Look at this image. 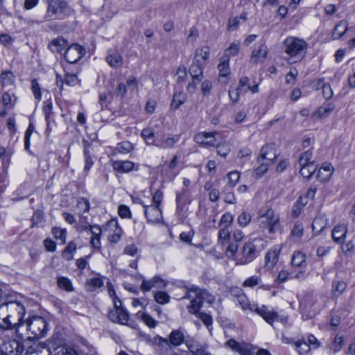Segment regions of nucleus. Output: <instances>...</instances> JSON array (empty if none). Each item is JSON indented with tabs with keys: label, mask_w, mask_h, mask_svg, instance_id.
Wrapping results in <instances>:
<instances>
[{
	"label": "nucleus",
	"mask_w": 355,
	"mask_h": 355,
	"mask_svg": "<svg viewBox=\"0 0 355 355\" xmlns=\"http://www.w3.org/2000/svg\"><path fill=\"white\" fill-rule=\"evenodd\" d=\"M106 61L113 68L120 67L123 64V58L117 52L109 53L106 57Z\"/></svg>",
	"instance_id": "nucleus-28"
},
{
	"label": "nucleus",
	"mask_w": 355,
	"mask_h": 355,
	"mask_svg": "<svg viewBox=\"0 0 355 355\" xmlns=\"http://www.w3.org/2000/svg\"><path fill=\"white\" fill-rule=\"evenodd\" d=\"M196 315L207 326V327L209 329V331H210L211 329H209V327L211 326L213 322L211 316L204 312H198Z\"/></svg>",
	"instance_id": "nucleus-55"
},
{
	"label": "nucleus",
	"mask_w": 355,
	"mask_h": 355,
	"mask_svg": "<svg viewBox=\"0 0 355 355\" xmlns=\"http://www.w3.org/2000/svg\"><path fill=\"white\" fill-rule=\"evenodd\" d=\"M347 22L345 20L340 21L334 27L332 37L334 40L340 38L347 31Z\"/></svg>",
	"instance_id": "nucleus-29"
},
{
	"label": "nucleus",
	"mask_w": 355,
	"mask_h": 355,
	"mask_svg": "<svg viewBox=\"0 0 355 355\" xmlns=\"http://www.w3.org/2000/svg\"><path fill=\"white\" fill-rule=\"evenodd\" d=\"M268 54V48L265 44H261L258 49L252 51L250 56V62L252 64H258L263 62L266 58Z\"/></svg>",
	"instance_id": "nucleus-19"
},
{
	"label": "nucleus",
	"mask_w": 355,
	"mask_h": 355,
	"mask_svg": "<svg viewBox=\"0 0 355 355\" xmlns=\"http://www.w3.org/2000/svg\"><path fill=\"white\" fill-rule=\"evenodd\" d=\"M1 350L4 355H21L24 352V345L21 341L12 339L4 342Z\"/></svg>",
	"instance_id": "nucleus-12"
},
{
	"label": "nucleus",
	"mask_w": 355,
	"mask_h": 355,
	"mask_svg": "<svg viewBox=\"0 0 355 355\" xmlns=\"http://www.w3.org/2000/svg\"><path fill=\"white\" fill-rule=\"evenodd\" d=\"M251 220V215L246 211H243L238 216V223L241 226L245 227Z\"/></svg>",
	"instance_id": "nucleus-57"
},
{
	"label": "nucleus",
	"mask_w": 355,
	"mask_h": 355,
	"mask_svg": "<svg viewBox=\"0 0 355 355\" xmlns=\"http://www.w3.org/2000/svg\"><path fill=\"white\" fill-rule=\"evenodd\" d=\"M216 150L220 156L225 158L230 152V146L227 143H222L216 146Z\"/></svg>",
	"instance_id": "nucleus-49"
},
{
	"label": "nucleus",
	"mask_w": 355,
	"mask_h": 355,
	"mask_svg": "<svg viewBox=\"0 0 355 355\" xmlns=\"http://www.w3.org/2000/svg\"><path fill=\"white\" fill-rule=\"evenodd\" d=\"M31 89L35 96V98L37 100L41 99L40 86L36 79H33L31 81Z\"/></svg>",
	"instance_id": "nucleus-61"
},
{
	"label": "nucleus",
	"mask_w": 355,
	"mask_h": 355,
	"mask_svg": "<svg viewBox=\"0 0 355 355\" xmlns=\"http://www.w3.org/2000/svg\"><path fill=\"white\" fill-rule=\"evenodd\" d=\"M230 238V232L228 230V227H224L221 228L218 232V241L224 243L225 241H228Z\"/></svg>",
	"instance_id": "nucleus-58"
},
{
	"label": "nucleus",
	"mask_w": 355,
	"mask_h": 355,
	"mask_svg": "<svg viewBox=\"0 0 355 355\" xmlns=\"http://www.w3.org/2000/svg\"><path fill=\"white\" fill-rule=\"evenodd\" d=\"M347 230V225L338 224L336 225L331 232V236L334 241L339 244L343 243L346 239Z\"/></svg>",
	"instance_id": "nucleus-18"
},
{
	"label": "nucleus",
	"mask_w": 355,
	"mask_h": 355,
	"mask_svg": "<svg viewBox=\"0 0 355 355\" xmlns=\"http://www.w3.org/2000/svg\"><path fill=\"white\" fill-rule=\"evenodd\" d=\"M267 242L261 238H254L245 242L241 250V257L236 259V265H245L254 261L266 247Z\"/></svg>",
	"instance_id": "nucleus-3"
},
{
	"label": "nucleus",
	"mask_w": 355,
	"mask_h": 355,
	"mask_svg": "<svg viewBox=\"0 0 355 355\" xmlns=\"http://www.w3.org/2000/svg\"><path fill=\"white\" fill-rule=\"evenodd\" d=\"M209 56V48L208 46H203L196 49L193 59H199L200 60L201 59L206 61L208 60Z\"/></svg>",
	"instance_id": "nucleus-45"
},
{
	"label": "nucleus",
	"mask_w": 355,
	"mask_h": 355,
	"mask_svg": "<svg viewBox=\"0 0 355 355\" xmlns=\"http://www.w3.org/2000/svg\"><path fill=\"white\" fill-rule=\"evenodd\" d=\"M308 44L302 39L289 36L283 42L284 53L288 55L289 63H295L302 60L306 53Z\"/></svg>",
	"instance_id": "nucleus-1"
},
{
	"label": "nucleus",
	"mask_w": 355,
	"mask_h": 355,
	"mask_svg": "<svg viewBox=\"0 0 355 355\" xmlns=\"http://www.w3.org/2000/svg\"><path fill=\"white\" fill-rule=\"evenodd\" d=\"M177 82L182 83L184 82L187 78V69L184 65H180L176 71Z\"/></svg>",
	"instance_id": "nucleus-50"
},
{
	"label": "nucleus",
	"mask_w": 355,
	"mask_h": 355,
	"mask_svg": "<svg viewBox=\"0 0 355 355\" xmlns=\"http://www.w3.org/2000/svg\"><path fill=\"white\" fill-rule=\"evenodd\" d=\"M238 353L241 355H252L253 352L250 345L245 343H241V346L238 350Z\"/></svg>",
	"instance_id": "nucleus-63"
},
{
	"label": "nucleus",
	"mask_w": 355,
	"mask_h": 355,
	"mask_svg": "<svg viewBox=\"0 0 355 355\" xmlns=\"http://www.w3.org/2000/svg\"><path fill=\"white\" fill-rule=\"evenodd\" d=\"M178 141V137H168L166 139H157L156 146L162 148H171Z\"/></svg>",
	"instance_id": "nucleus-35"
},
{
	"label": "nucleus",
	"mask_w": 355,
	"mask_h": 355,
	"mask_svg": "<svg viewBox=\"0 0 355 355\" xmlns=\"http://www.w3.org/2000/svg\"><path fill=\"white\" fill-rule=\"evenodd\" d=\"M259 166L255 169L254 173L257 176H262L268 170V166L271 164L270 162L266 161H261L259 162Z\"/></svg>",
	"instance_id": "nucleus-52"
},
{
	"label": "nucleus",
	"mask_w": 355,
	"mask_h": 355,
	"mask_svg": "<svg viewBox=\"0 0 355 355\" xmlns=\"http://www.w3.org/2000/svg\"><path fill=\"white\" fill-rule=\"evenodd\" d=\"M155 300L161 304H167L169 302V295L164 291H157L154 295Z\"/></svg>",
	"instance_id": "nucleus-48"
},
{
	"label": "nucleus",
	"mask_w": 355,
	"mask_h": 355,
	"mask_svg": "<svg viewBox=\"0 0 355 355\" xmlns=\"http://www.w3.org/2000/svg\"><path fill=\"white\" fill-rule=\"evenodd\" d=\"M85 230H89L92 234L91 239V245L93 248L96 249L101 248V228L97 225H88L84 227Z\"/></svg>",
	"instance_id": "nucleus-21"
},
{
	"label": "nucleus",
	"mask_w": 355,
	"mask_h": 355,
	"mask_svg": "<svg viewBox=\"0 0 355 355\" xmlns=\"http://www.w3.org/2000/svg\"><path fill=\"white\" fill-rule=\"evenodd\" d=\"M240 178V174L237 171H232L228 173L229 187L232 188L238 182Z\"/></svg>",
	"instance_id": "nucleus-60"
},
{
	"label": "nucleus",
	"mask_w": 355,
	"mask_h": 355,
	"mask_svg": "<svg viewBox=\"0 0 355 355\" xmlns=\"http://www.w3.org/2000/svg\"><path fill=\"white\" fill-rule=\"evenodd\" d=\"M243 92H241L240 89H238V87H230L228 91V95L233 103H236L239 100V95Z\"/></svg>",
	"instance_id": "nucleus-54"
},
{
	"label": "nucleus",
	"mask_w": 355,
	"mask_h": 355,
	"mask_svg": "<svg viewBox=\"0 0 355 355\" xmlns=\"http://www.w3.org/2000/svg\"><path fill=\"white\" fill-rule=\"evenodd\" d=\"M238 89H240L243 93H246L250 91L252 94L259 92V85L254 83L251 85L250 83V79L247 76H243L240 78L238 84Z\"/></svg>",
	"instance_id": "nucleus-22"
},
{
	"label": "nucleus",
	"mask_w": 355,
	"mask_h": 355,
	"mask_svg": "<svg viewBox=\"0 0 355 355\" xmlns=\"http://www.w3.org/2000/svg\"><path fill=\"white\" fill-rule=\"evenodd\" d=\"M190 202L189 190L187 188H183L180 191L176 193L177 211L181 212L184 207Z\"/></svg>",
	"instance_id": "nucleus-20"
},
{
	"label": "nucleus",
	"mask_w": 355,
	"mask_h": 355,
	"mask_svg": "<svg viewBox=\"0 0 355 355\" xmlns=\"http://www.w3.org/2000/svg\"><path fill=\"white\" fill-rule=\"evenodd\" d=\"M306 255L302 252L295 251L292 257L291 265L293 267L299 268L300 270L291 277L300 279L304 277L305 270L303 269V264L305 263Z\"/></svg>",
	"instance_id": "nucleus-15"
},
{
	"label": "nucleus",
	"mask_w": 355,
	"mask_h": 355,
	"mask_svg": "<svg viewBox=\"0 0 355 355\" xmlns=\"http://www.w3.org/2000/svg\"><path fill=\"white\" fill-rule=\"evenodd\" d=\"M77 207L83 213L88 212L89 210V202L87 199L82 198L78 200Z\"/></svg>",
	"instance_id": "nucleus-62"
},
{
	"label": "nucleus",
	"mask_w": 355,
	"mask_h": 355,
	"mask_svg": "<svg viewBox=\"0 0 355 355\" xmlns=\"http://www.w3.org/2000/svg\"><path fill=\"white\" fill-rule=\"evenodd\" d=\"M278 155L274 144H266L261 148L257 162L266 161L272 164Z\"/></svg>",
	"instance_id": "nucleus-14"
},
{
	"label": "nucleus",
	"mask_w": 355,
	"mask_h": 355,
	"mask_svg": "<svg viewBox=\"0 0 355 355\" xmlns=\"http://www.w3.org/2000/svg\"><path fill=\"white\" fill-rule=\"evenodd\" d=\"M237 301L243 310L245 311L248 309L257 313L270 324H272L274 322V320L278 318L277 312L269 311L266 306L262 305L261 307H259L257 304H250L245 295H239Z\"/></svg>",
	"instance_id": "nucleus-5"
},
{
	"label": "nucleus",
	"mask_w": 355,
	"mask_h": 355,
	"mask_svg": "<svg viewBox=\"0 0 355 355\" xmlns=\"http://www.w3.org/2000/svg\"><path fill=\"white\" fill-rule=\"evenodd\" d=\"M152 343L153 345L159 347H167L171 348V345L175 347L179 346L182 343H185V340L183 333L176 329L171 332L168 340L159 336H156L153 338Z\"/></svg>",
	"instance_id": "nucleus-9"
},
{
	"label": "nucleus",
	"mask_w": 355,
	"mask_h": 355,
	"mask_svg": "<svg viewBox=\"0 0 355 355\" xmlns=\"http://www.w3.org/2000/svg\"><path fill=\"white\" fill-rule=\"evenodd\" d=\"M216 132H200L194 135L193 140L198 145L203 147L214 146L215 145Z\"/></svg>",
	"instance_id": "nucleus-13"
},
{
	"label": "nucleus",
	"mask_w": 355,
	"mask_h": 355,
	"mask_svg": "<svg viewBox=\"0 0 355 355\" xmlns=\"http://www.w3.org/2000/svg\"><path fill=\"white\" fill-rule=\"evenodd\" d=\"M182 298L191 299V304L188 306V310L189 313L193 314H197L199 312L198 311L205 300H207L209 302H211L214 300V297L207 291L195 286L191 287L190 289H187L185 295Z\"/></svg>",
	"instance_id": "nucleus-4"
},
{
	"label": "nucleus",
	"mask_w": 355,
	"mask_h": 355,
	"mask_svg": "<svg viewBox=\"0 0 355 355\" xmlns=\"http://www.w3.org/2000/svg\"><path fill=\"white\" fill-rule=\"evenodd\" d=\"M46 11L44 16V21L63 20L73 12L67 0H46Z\"/></svg>",
	"instance_id": "nucleus-2"
},
{
	"label": "nucleus",
	"mask_w": 355,
	"mask_h": 355,
	"mask_svg": "<svg viewBox=\"0 0 355 355\" xmlns=\"http://www.w3.org/2000/svg\"><path fill=\"white\" fill-rule=\"evenodd\" d=\"M294 344L299 355L306 354L311 349L309 344L307 343L304 338L294 342Z\"/></svg>",
	"instance_id": "nucleus-40"
},
{
	"label": "nucleus",
	"mask_w": 355,
	"mask_h": 355,
	"mask_svg": "<svg viewBox=\"0 0 355 355\" xmlns=\"http://www.w3.org/2000/svg\"><path fill=\"white\" fill-rule=\"evenodd\" d=\"M85 53V49L78 44L69 46L64 52L65 60L71 64L77 62Z\"/></svg>",
	"instance_id": "nucleus-11"
},
{
	"label": "nucleus",
	"mask_w": 355,
	"mask_h": 355,
	"mask_svg": "<svg viewBox=\"0 0 355 355\" xmlns=\"http://www.w3.org/2000/svg\"><path fill=\"white\" fill-rule=\"evenodd\" d=\"M15 80V76L10 71L2 72L0 75V82L3 87L12 85Z\"/></svg>",
	"instance_id": "nucleus-43"
},
{
	"label": "nucleus",
	"mask_w": 355,
	"mask_h": 355,
	"mask_svg": "<svg viewBox=\"0 0 355 355\" xmlns=\"http://www.w3.org/2000/svg\"><path fill=\"white\" fill-rule=\"evenodd\" d=\"M239 51V43L232 42L230 46L224 51L223 58H227L230 59L231 56H235Z\"/></svg>",
	"instance_id": "nucleus-44"
},
{
	"label": "nucleus",
	"mask_w": 355,
	"mask_h": 355,
	"mask_svg": "<svg viewBox=\"0 0 355 355\" xmlns=\"http://www.w3.org/2000/svg\"><path fill=\"white\" fill-rule=\"evenodd\" d=\"M300 174L305 178L309 179L316 170V165L314 161L304 165H300Z\"/></svg>",
	"instance_id": "nucleus-32"
},
{
	"label": "nucleus",
	"mask_w": 355,
	"mask_h": 355,
	"mask_svg": "<svg viewBox=\"0 0 355 355\" xmlns=\"http://www.w3.org/2000/svg\"><path fill=\"white\" fill-rule=\"evenodd\" d=\"M333 110L334 106H332L331 104H329L326 106L319 107L316 114L318 115L319 117L324 118L328 116Z\"/></svg>",
	"instance_id": "nucleus-51"
},
{
	"label": "nucleus",
	"mask_w": 355,
	"mask_h": 355,
	"mask_svg": "<svg viewBox=\"0 0 355 355\" xmlns=\"http://www.w3.org/2000/svg\"><path fill=\"white\" fill-rule=\"evenodd\" d=\"M189 73L192 78L203 79V66L200 63L199 59H193L189 68Z\"/></svg>",
	"instance_id": "nucleus-23"
},
{
	"label": "nucleus",
	"mask_w": 355,
	"mask_h": 355,
	"mask_svg": "<svg viewBox=\"0 0 355 355\" xmlns=\"http://www.w3.org/2000/svg\"><path fill=\"white\" fill-rule=\"evenodd\" d=\"M334 168L330 164H325L321 166L318 172L317 178L321 182H327L329 180L332 173Z\"/></svg>",
	"instance_id": "nucleus-24"
},
{
	"label": "nucleus",
	"mask_w": 355,
	"mask_h": 355,
	"mask_svg": "<svg viewBox=\"0 0 355 355\" xmlns=\"http://www.w3.org/2000/svg\"><path fill=\"white\" fill-rule=\"evenodd\" d=\"M278 218L277 216H275L272 209H268L263 215L259 217V222L262 227H264L265 225H268L272 220Z\"/></svg>",
	"instance_id": "nucleus-42"
},
{
	"label": "nucleus",
	"mask_w": 355,
	"mask_h": 355,
	"mask_svg": "<svg viewBox=\"0 0 355 355\" xmlns=\"http://www.w3.org/2000/svg\"><path fill=\"white\" fill-rule=\"evenodd\" d=\"M304 232V227L302 223H296L291 232V238L294 242H298Z\"/></svg>",
	"instance_id": "nucleus-38"
},
{
	"label": "nucleus",
	"mask_w": 355,
	"mask_h": 355,
	"mask_svg": "<svg viewBox=\"0 0 355 355\" xmlns=\"http://www.w3.org/2000/svg\"><path fill=\"white\" fill-rule=\"evenodd\" d=\"M312 158V152L309 150L301 154L300 157L298 159L299 165H304L306 164H309L313 161H311Z\"/></svg>",
	"instance_id": "nucleus-53"
},
{
	"label": "nucleus",
	"mask_w": 355,
	"mask_h": 355,
	"mask_svg": "<svg viewBox=\"0 0 355 355\" xmlns=\"http://www.w3.org/2000/svg\"><path fill=\"white\" fill-rule=\"evenodd\" d=\"M76 250V244L73 241H70L62 252V256L67 261H70L73 259V254Z\"/></svg>",
	"instance_id": "nucleus-41"
},
{
	"label": "nucleus",
	"mask_w": 355,
	"mask_h": 355,
	"mask_svg": "<svg viewBox=\"0 0 355 355\" xmlns=\"http://www.w3.org/2000/svg\"><path fill=\"white\" fill-rule=\"evenodd\" d=\"M145 207V216L149 223H157L162 217V210L157 205H144Z\"/></svg>",
	"instance_id": "nucleus-17"
},
{
	"label": "nucleus",
	"mask_w": 355,
	"mask_h": 355,
	"mask_svg": "<svg viewBox=\"0 0 355 355\" xmlns=\"http://www.w3.org/2000/svg\"><path fill=\"white\" fill-rule=\"evenodd\" d=\"M347 283L343 280L334 279L331 284V291L336 297L341 295L347 288Z\"/></svg>",
	"instance_id": "nucleus-31"
},
{
	"label": "nucleus",
	"mask_w": 355,
	"mask_h": 355,
	"mask_svg": "<svg viewBox=\"0 0 355 355\" xmlns=\"http://www.w3.org/2000/svg\"><path fill=\"white\" fill-rule=\"evenodd\" d=\"M281 248L275 246L268 251L264 257V268L272 270L278 262Z\"/></svg>",
	"instance_id": "nucleus-16"
},
{
	"label": "nucleus",
	"mask_w": 355,
	"mask_h": 355,
	"mask_svg": "<svg viewBox=\"0 0 355 355\" xmlns=\"http://www.w3.org/2000/svg\"><path fill=\"white\" fill-rule=\"evenodd\" d=\"M40 345L42 348H46L49 354L53 351L56 352L62 347H67L64 339L58 334H53L46 342L40 343Z\"/></svg>",
	"instance_id": "nucleus-10"
},
{
	"label": "nucleus",
	"mask_w": 355,
	"mask_h": 355,
	"mask_svg": "<svg viewBox=\"0 0 355 355\" xmlns=\"http://www.w3.org/2000/svg\"><path fill=\"white\" fill-rule=\"evenodd\" d=\"M113 302L114 309L110 311L108 313L110 320L113 322L130 326V324H128L129 313L128 311L122 306L121 300L117 296H115Z\"/></svg>",
	"instance_id": "nucleus-8"
},
{
	"label": "nucleus",
	"mask_w": 355,
	"mask_h": 355,
	"mask_svg": "<svg viewBox=\"0 0 355 355\" xmlns=\"http://www.w3.org/2000/svg\"><path fill=\"white\" fill-rule=\"evenodd\" d=\"M178 157L177 155L173 156L171 162L168 165V168L169 171L168 172L167 178L168 180L172 181L175 179L176 175L178 174L179 171H175V167L178 164Z\"/></svg>",
	"instance_id": "nucleus-36"
},
{
	"label": "nucleus",
	"mask_w": 355,
	"mask_h": 355,
	"mask_svg": "<svg viewBox=\"0 0 355 355\" xmlns=\"http://www.w3.org/2000/svg\"><path fill=\"white\" fill-rule=\"evenodd\" d=\"M229 58L221 57L220 63L218 65L220 77H227L230 73Z\"/></svg>",
	"instance_id": "nucleus-37"
},
{
	"label": "nucleus",
	"mask_w": 355,
	"mask_h": 355,
	"mask_svg": "<svg viewBox=\"0 0 355 355\" xmlns=\"http://www.w3.org/2000/svg\"><path fill=\"white\" fill-rule=\"evenodd\" d=\"M52 234L55 239H60L63 244L65 243L67 236V230L65 229L54 227L52 228Z\"/></svg>",
	"instance_id": "nucleus-47"
},
{
	"label": "nucleus",
	"mask_w": 355,
	"mask_h": 355,
	"mask_svg": "<svg viewBox=\"0 0 355 355\" xmlns=\"http://www.w3.org/2000/svg\"><path fill=\"white\" fill-rule=\"evenodd\" d=\"M103 286V280L101 277H96L87 279L85 283V288L88 292H94Z\"/></svg>",
	"instance_id": "nucleus-27"
},
{
	"label": "nucleus",
	"mask_w": 355,
	"mask_h": 355,
	"mask_svg": "<svg viewBox=\"0 0 355 355\" xmlns=\"http://www.w3.org/2000/svg\"><path fill=\"white\" fill-rule=\"evenodd\" d=\"M57 284L60 288L63 289L67 292H71L74 290L71 281L67 277H58L57 279Z\"/></svg>",
	"instance_id": "nucleus-39"
},
{
	"label": "nucleus",
	"mask_w": 355,
	"mask_h": 355,
	"mask_svg": "<svg viewBox=\"0 0 355 355\" xmlns=\"http://www.w3.org/2000/svg\"><path fill=\"white\" fill-rule=\"evenodd\" d=\"M113 168L121 173H128L134 168L135 163L130 161H114L112 164Z\"/></svg>",
	"instance_id": "nucleus-25"
},
{
	"label": "nucleus",
	"mask_w": 355,
	"mask_h": 355,
	"mask_svg": "<svg viewBox=\"0 0 355 355\" xmlns=\"http://www.w3.org/2000/svg\"><path fill=\"white\" fill-rule=\"evenodd\" d=\"M67 46V41L62 37L53 40L49 44V48L53 53H61Z\"/></svg>",
	"instance_id": "nucleus-26"
},
{
	"label": "nucleus",
	"mask_w": 355,
	"mask_h": 355,
	"mask_svg": "<svg viewBox=\"0 0 355 355\" xmlns=\"http://www.w3.org/2000/svg\"><path fill=\"white\" fill-rule=\"evenodd\" d=\"M119 215L123 218H131V212L129 207L124 205H119L118 208Z\"/></svg>",
	"instance_id": "nucleus-59"
},
{
	"label": "nucleus",
	"mask_w": 355,
	"mask_h": 355,
	"mask_svg": "<svg viewBox=\"0 0 355 355\" xmlns=\"http://www.w3.org/2000/svg\"><path fill=\"white\" fill-rule=\"evenodd\" d=\"M141 318L143 322L150 328H154L157 325V321L146 313H141Z\"/></svg>",
	"instance_id": "nucleus-56"
},
{
	"label": "nucleus",
	"mask_w": 355,
	"mask_h": 355,
	"mask_svg": "<svg viewBox=\"0 0 355 355\" xmlns=\"http://www.w3.org/2000/svg\"><path fill=\"white\" fill-rule=\"evenodd\" d=\"M327 225V218L324 216H316L312 223V230L318 234H320Z\"/></svg>",
	"instance_id": "nucleus-30"
},
{
	"label": "nucleus",
	"mask_w": 355,
	"mask_h": 355,
	"mask_svg": "<svg viewBox=\"0 0 355 355\" xmlns=\"http://www.w3.org/2000/svg\"><path fill=\"white\" fill-rule=\"evenodd\" d=\"M187 97L185 94L178 92L173 94L172 101L171 103V108L176 110L186 101Z\"/></svg>",
	"instance_id": "nucleus-33"
},
{
	"label": "nucleus",
	"mask_w": 355,
	"mask_h": 355,
	"mask_svg": "<svg viewBox=\"0 0 355 355\" xmlns=\"http://www.w3.org/2000/svg\"><path fill=\"white\" fill-rule=\"evenodd\" d=\"M28 331L36 338L44 337L47 332V322L41 316H33L26 320H24Z\"/></svg>",
	"instance_id": "nucleus-7"
},
{
	"label": "nucleus",
	"mask_w": 355,
	"mask_h": 355,
	"mask_svg": "<svg viewBox=\"0 0 355 355\" xmlns=\"http://www.w3.org/2000/svg\"><path fill=\"white\" fill-rule=\"evenodd\" d=\"M0 312L2 316L6 314L12 320L19 322V326H24L25 308L19 301L10 300L2 303L0 304Z\"/></svg>",
	"instance_id": "nucleus-6"
},
{
	"label": "nucleus",
	"mask_w": 355,
	"mask_h": 355,
	"mask_svg": "<svg viewBox=\"0 0 355 355\" xmlns=\"http://www.w3.org/2000/svg\"><path fill=\"white\" fill-rule=\"evenodd\" d=\"M85 167L84 171L87 173L94 164L92 153L87 147L84 149Z\"/></svg>",
	"instance_id": "nucleus-46"
},
{
	"label": "nucleus",
	"mask_w": 355,
	"mask_h": 355,
	"mask_svg": "<svg viewBox=\"0 0 355 355\" xmlns=\"http://www.w3.org/2000/svg\"><path fill=\"white\" fill-rule=\"evenodd\" d=\"M55 355H77L76 352L71 347H62L55 353Z\"/></svg>",
	"instance_id": "nucleus-64"
},
{
	"label": "nucleus",
	"mask_w": 355,
	"mask_h": 355,
	"mask_svg": "<svg viewBox=\"0 0 355 355\" xmlns=\"http://www.w3.org/2000/svg\"><path fill=\"white\" fill-rule=\"evenodd\" d=\"M141 135L148 145H156L157 139L155 138V133L150 128L143 129Z\"/></svg>",
	"instance_id": "nucleus-34"
}]
</instances>
